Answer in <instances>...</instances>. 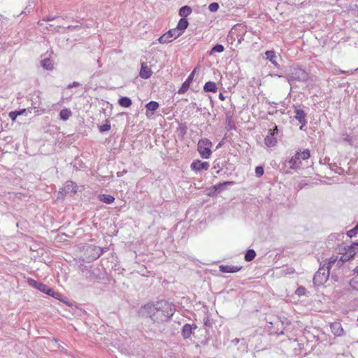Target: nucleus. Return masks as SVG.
<instances>
[{
    "instance_id": "c03bdc74",
    "label": "nucleus",
    "mask_w": 358,
    "mask_h": 358,
    "mask_svg": "<svg viewBox=\"0 0 358 358\" xmlns=\"http://www.w3.org/2000/svg\"><path fill=\"white\" fill-rule=\"evenodd\" d=\"M306 292V289L304 287L300 286L296 289L295 294L296 295H298L299 296H301L305 295Z\"/></svg>"
},
{
    "instance_id": "423d86ee",
    "label": "nucleus",
    "mask_w": 358,
    "mask_h": 358,
    "mask_svg": "<svg viewBox=\"0 0 358 358\" xmlns=\"http://www.w3.org/2000/svg\"><path fill=\"white\" fill-rule=\"evenodd\" d=\"M280 131L275 124L272 129L268 131V134L265 137L264 143L267 147H273L277 143V138L279 136Z\"/></svg>"
},
{
    "instance_id": "6ab92c4d",
    "label": "nucleus",
    "mask_w": 358,
    "mask_h": 358,
    "mask_svg": "<svg viewBox=\"0 0 358 358\" xmlns=\"http://www.w3.org/2000/svg\"><path fill=\"white\" fill-rule=\"evenodd\" d=\"M242 269V266H233V265H224L219 266V270L222 273H234L238 272Z\"/></svg>"
},
{
    "instance_id": "58836bf2",
    "label": "nucleus",
    "mask_w": 358,
    "mask_h": 358,
    "mask_svg": "<svg viewBox=\"0 0 358 358\" xmlns=\"http://www.w3.org/2000/svg\"><path fill=\"white\" fill-rule=\"evenodd\" d=\"M59 295L60 296H57V298H55L56 299L64 303L65 304H66L68 306H73V303L72 302H71L67 297L63 296L62 294H60L59 292Z\"/></svg>"
},
{
    "instance_id": "9d476101",
    "label": "nucleus",
    "mask_w": 358,
    "mask_h": 358,
    "mask_svg": "<svg viewBox=\"0 0 358 358\" xmlns=\"http://www.w3.org/2000/svg\"><path fill=\"white\" fill-rule=\"evenodd\" d=\"M268 328L270 329L269 334H277V335H282L284 334L283 331V322L278 319L274 322H269Z\"/></svg>"
},
{
    "instance_id": "ddd939ff",
    "label": "nucleus",
    "mask_w": 358,
    "mask_h": 358,
    "mask_svg": "<svg viewBox=\"0 0 358 358\" xmlns=\"http://www.w3.org/2000/svg\"><path fill=\"white\" fill-rule=\"evenodd\" d=\"M285 165L289 169L294 170L300 168L301 162L299 159V154L296 152L294 155L291 157V159L286 162Z\"/></svg>"
},
{
    "instance_id": "052dcab7",
    "label": "nucleus",
    "mask_w": 358,
    "mask_h": 358,
    "mask_svg": "<svg viewBox=\"0 0 358 358\" xmlns=\"http://www.w3.org/2000/svg\"><path fill=\"white\" fill-rule=\"evenodd\" d=\"M96 62H97V64H99V67H101V63H100L99 59H97V60H96Z\"/></svg>"
},
{
    "instance_id": "13d9d810",
    "label": "nucleus",
    "mask_w": 358,
    "mask_h": 358,
    "mask_svg": "<svg viewBox=\"0 0 358 358\" xmlns=\"http://www.w3.org/2000/svg\"><path fill=\"white\" fill-rule=\"evenodd\" d=\"M76 27H74V26H72V25H69L67 27V29H74Z\"/></svg>"
},
{
    "instance_id": "393cba45",
    "label": "nucleus",
    "mask_w": 358,
    "mask_h": 358,
    "mask_svg": "<svg viewBox=\"0 0 358 358\" xmlns=\"http://www.w3.org/2000/svg\"><path fill=\"white\" fill-rule=\"evenodd\" d=\"M217 90V85L215 82L208 81L203 86V91L206 92H216Z\"/></svg>"
},
{
    "instance_id": "f704fd0d",
    "label": "nucleus",
    "mask_w": 358,
    "mask_h": 358,
    "mask_svg": "<svg viewBox=\"0 0 358 358\" xmlns=\"http://www.w3.org/2000/svg\"><path fill=\"white\" fill-rule=\"evenodd\" d=\"M27 282L30 287L35 288L37 290H38V288L39 287V286L41 285V284L42 283V282L37 281L31 278H28L27 280Z\"/></svg>"
},
{
    "instance_id": "c85d7f7f",
    "label": "nucleus",
    "mask_w": 358,
    "mask_h": 358,
    "mask_svg": "<svg viewBox=\"0 0 358 358\" xmlns=\"http://www.w3.org/2000/svg\"><path fill=\"white\" fill-rule=\"evenodd\" d=\"M118 103L122 107L128 108L131 106L132 101L128 96H121L118 100Z\"/></svg>"
},
{
    "instance_id": "412c9836",
    "label": "nucleus",
    "mask_w": 358,
    "mask_h": 358,
    "mask_svg": "<svg viewBox=\"0 0 358 358\" xmlns=\"http://www.w3.org/2000/svg\"><path fill=\"white\" fill-rule=\"evenodd\" d=\"M188 26V20L185 17H181L178 22L177 27L175 29L178 30V31H179L181 34H182Z\"/></svg>"
},
{
    "instance_id": "09e8293b",
    "label": "nucleus",
    "mask_w": 358,
    "mask_h": 358,
    "mask_svg": "<svg viewBox=\"0 0 358 358\" xmlns=\"http://www.w3.org/2000/svg\"><path fill=\"white\" fill-rule=\"evenodd\" d=\"M51 342L55 345V346L58 348V349H64L63 347H62L59 343H58V340L55 338H52L51 339Z\"/></svg>"
},
{
    "instance_id": "1a4fd4ad",
    "label": "nucleus",
    "mask_w": 358,
    "mask_h": 358,
    "mask_svg": "<svg viewBox=\"0 0 358 358\" xmlns=\"http://www.w3.org/2000/svg\"><path fill=\"white\" fill-rule=\"evenodd\" d=\"M78 189V186L76 183L72 181H67L64 186L61 188L58 192L59 197L64 198L66 194L69 193H76Z\"/></svg>"
},
{
    "instance_id": "39448f33",
    "label": "nucleus",
    "mask_w": 358,
    "mask_h": 358,
    "mask_svg": "<svg viewBox=\"0 0 358 358\" xmlns=\"http://www.w3.org/2000/svg\"><path fill=\"white\" fill-rule=\"evenodd\" d=\"M83 273L85 274V276L89 280L98 279L101 280L104 278V273L99 266H90L89 267L85 266L83 269Z\"/></svg>"
},
{
    "instance_id": "dca6fc26",
    "label": "nucleus",
    "mask_w": 358,
    "mask_h": 358,
    "mask_svg": "<svg viewBox=\"0 0 358 358\" xmlns=\"http://www.w3.org/2000/svg\"><path fill=\"white\" fill-rule=\"evenodd\" d=\"M38 290L53 298H57V296H60L58 292H55L52 288L43 283L41 284L38 288Z\"/></svg>"
},
{
    "instance_id": "4c0bfd02",
    "label": "nucleus",
    "mask_w": 358,
    "mask_h": 358,
    "mask_svg": "<svg viewBox=\"0 0 358 358\" xmlns=\"http://www.w3.org/2000/svg\"><path fill=\"white\" fill-rule=\"evenodd\" d=\"M358 234V222L355 225V227L350 230L348 231L346 234L348 237L352 238Z\"/></svg>"
},
{
    "instance_id": "c756f323",
    "label": "nucleus",
    "mask_w": 358,
    "mask_h": 358,
    "mask_svg": "<svg viewBox=\"0 0 358 358\" xmlns=\"http://www.w3.org/2000/svg\"><path fill=\"white\" fill-rule=\"evenodd\" d=\"M41 64L45 70L51 71L53 69V64L50 59L45 58L41 61Z\"/></svg>"
},
{
    "instance_id": "c9c22d12",
    "label": "nucleus",
    "mask_w": 358,
    "mask_h": 358,
    "mask_svg": "<svg viewBox=\"0 0 358 358\" xmlns=\"http://www.w3.org/2000/svg\"><path fill=\"white\" fill-rule=\"evenodd\" d=\"M296 153L299 154V159L306 160L308 159L310 157V150L308 149H305L303 151H297Z\"/></svg>"
},
{
    "instance_id": "f03ea898",
    "label": "nucleus",
    "mask_w": 358,
    "mask_h": 358,
    "mask_svg": "<svg viewBox=\"0 0 358 358\" xmlns=\"http://www.w3.org/2000/svg\"><path fill=\"white\" fill-rule=\"evenodd\" d=\"M309 74L304 69L299 66H293L289 69L286 76L289 84L292 86L295 82L305 83L309 80Z\"/></svg>"
},
{
    "instance_id": "a878e982",
    "label": "nucleus",
    "mask_w": 358,
    "mask_h": 358,
    "mask_svg": "<svg viewBox=\"0 0 358 358\" xmlns=\"http://www.w3.org/2000/svg\"><path fill=\"white\" fill-rule=\"evenodd\" d=\"M265 55L266 57V59H268L273 65H275L277 67L280 66L276 61L277 57H276L275 51L266 50L265 52Z\"/></svg>"
},
{
    "instance_id": "e433bc0d",
    "label": "nucleus",
    "mask_w": 358,
    "mask_h": 358,
    "mask_svg": "<svg viewBox=\"0 0 358 358\" xmlns=\"http://www.w3.org/2000/svg\"><path fill=\"white\" fill-rule=\"evenodd\" d=\"M25 110L24 109H22L21 110H14V111H10L9 113V117L13 120V121H15L16 118L17 116L20 115H22L24 113Z\"/></svg>"
},
{
    "instance_id": "0eeeda50",
    "label": "nucleus",
    "mask_w": 358,
    "mask_h": 358,
    "mask_svg": "<svg viewBox=\"0 0 358 358\" xmlns=\"http://www.w3.org/2000/svg\"><path fill=\"white\" fill-rule=\"evenodd\" d=\"M235 182L234 181H224L223 182H220L208 188L207 194L211 197L217 196L220 192L226 189L227 186L232 185Z\"/></svg>"
},
{
    "instance_id": "5fc2aeb1",
    "label": "nucleus",
    "mask_w": 358,
    "mask_h": 358,
    "mask_svg": "<svg viewBox=\"0 0 358 358\" xmlns=\"http://www.w3.org/2000/svg\"><path fill=\"white\" fill-rule=\"evenodd\" d=\"M180 131L182 136H184L186 133V128H182V129L180 128Z\"/></svg>"
},
{
    "instance_id": "f257e3e1",
    "label": "nucleus",
    "mask_w": 358,
    "mask_h": 358,
    "mask_svg": "<svg viewBox=\"0 0 358 358\" xmlns=\"http://www.w3.org/2000/svg\"><path fill=\"white\" fill-rule=\"evenodd\" d=\"M176 311L175 306L166 300L149 302L141 306L138 310L139 317L149 318L153 323L169 322Z\"/></svg>"
},
{
    "instance_id": "7c9ffc66",
    "label": "nucleus",
    "mask_w": 358,
    "mask_h": 358,
    "mask_svg": "<svg viewBox=\"0 0 358 358\" xmlns=\"http://www.w3.org/2000/svg\"><path fill=\"white\" fill-rule=\"evenodd\" d=\"M72 115V112L69 108L62 109L59 112V117L61 120L66 121Z\"/></svg>"
},
{
    "instance_id": "0e129e2a",
    "label": "nucleus",
    "mask_w": 358,
    "mask_h": 358,
    "mask_svg": "<svg viewBox=\"0 0 358 358\" xmlns=\"http://www.w3.org/2000/svg\"><path fill=\"white\" fill-rule=\"evenodd\" d=\"M38 24H40V25H41V24H42L41 23V22H40V21H39V22H38Z\"/></svg>"
},
{
    "instance_id": "4be33fe9",
    "label": "nucleus",
    "mask_w": 358,
    "mask_h": 358,
    "mask_svg": "<svg viewBox=\"0 0 358 358\" xmlns=\"http://www.w3.org/2000/svg\"><path fill=\"white\" fill-rule=\"evenodd\" d=\"M104 249L100 247L93 246L91 248V260H95L103 255Z\"/></svg>"
},
{
    "instance_id": "473e14b6",
    "label": "nucleus",
    "mask_w": 358,
    "mask_h": 358,
    "mask_svg": "<svg viewBox=\"0 0 358 358\" xmlns=\"http://www.w3.org/2000/svg\"><path fill=\"white\" fill-rule=\"evenodd\" d=\"M111 128L110 122L106 119L102 125L99 126V130L101 133L108 131Z\"/></svg>"
},
{
    "instance_id": "cd10ccee",
    "label": "nucleus",
    "mask_w": 358,
    "mask_h": 358,
    "mask_svg": "<svg viewBox=\"0 0 358 358\" xmlns=\"http://www.w3.org/2000/svg\"><path fill=\"white\" fill-rule=\"evenodd\" d=\"M358 243L357 242L352 243L350 245H348V255L350 256L352 259H353L356 255V251L357 250Z\"/></svg>"
},
{
    "instance_id": "de8ad7c7",
    "label": "nucleus",
    "mask_w": 358,
    "mask_h": 358,
    "mask_svg": "<svg viewBox=\"0 0 358 358\" xmlns=\"http://www.w3.org/2000/svg\"><path fill=\"white\" fill-rule=\"evenodd\" d=\"M327 260H328L327 266H329V269H330L331 265L334 264L338 260V257L332 256L330 258L327 259Z\"/></svg>"
},
{
    "instance_id": "37998d69",
    "label": "nucleus",
    "mask_w": 358,
    "mask_h": 358,
    "mask_svg": "<svg viewBox=\"0 0 358 358\" xmlns=\"http://www.w3.org/2000/svg\"><path fill=\"white\" fill-rule=\"evenodd\" d=\"M350 259H352V258L350 257V256H348V255L344 256L343 255H342V256L340 257V259L338 262V266L340 267L343 262H348Z\"/></svg>"
},
{
    "instance_id": "aec40b11",
    "label": "nucleus",
    "mask_w": 358,
    "mask_h": 358,
    "mask_svg": "<svg viewBox=\"0 0 358 358\" xmlns=\"http://www.w3.org/2000/svg\"><path fill=\"white\" fill-rule=\"evenodd\" d=\"M330 329L331 332L336 336H341L344 334V330L342 325L338 322H334L330 324Z\"/></svg>"
},
{
    "instance_id": "2f4dec72",
    "label": "nucleus",
    "mask_w": 358,
    "mask_h": 358,
    "mask_svg": "<svg viewBox=\"0 0 358 358\" xmlns=\"http://www.w3.org/2000/svg\"><path fill=\"white\" fill-rule=\"evenodd\" d=\"M256 257V252L253 249L247 250L244 259L246 262L252 261Z\"/></svg>"
},
{
    "instance_id": "6e6d98bb",
    "label": "nucleus",
    "mask_w": 358,
    "mask_h": 358,
    "mask_svg": "<svg viewBox=\"0 0 358 358\" xmlns=\"http://www.w3.org/2000/svg\"><path fill=\"white\" fill-rule=\"evenodd\" d=\"M232 343L234 345H237L239 343V339L238 338H234V340H232Z\"/></svg>"
},
{
    "instance_id": "bb28decb",
    "label": "nucleus",
    "mask_w": 358,
    "mask_h": 358,
    "mask_svg": "<svg viewBox=\"0 0 358 358\" xmlns=\"http://www.w3.org/2000/svg\"><path fill=\"white\" fill-rule=\"evenodd\" d=\"M192 12V9L189 6H182L178 11V15L182 17H187L189 16Z\"/></svg>"
},
{
    "instance_id": "49530a36",
    "label": "nucleus",
    "mask_w": 358,
    "mask_h": 358,
    "mask_svg": "<svg viewBox=\"0 0 358 358\" xmlns=\"http://www.w3.org/2000/svg\"><path fill=\"white\" fill-rule=\"evenodd\" d=\"M348 245H341L338 248L339 254L343 255L344 256L348 255Z\"/></svg>"
},
{
    "instance_id": "ea45409f",
    "label": "nucleus",
    "mask_w": 358,
    "mask_h": 358,
    "mask_svg": "<svg viewBox=\"0 0 358 358\" xmlns=\"http://www.w3.org/2000/svg\"><path fill=\"white\" fill-rule=\"evenodd\" d=\"M219 8H220V5L217 2H213V3H210L208 6V10L213 13L217 11Z\"/></svg>"
},
{
    "instance_id": "2eb2a0df",
    "label": "nucleus",
    "mask_w": 358,
    "mask_h": 358,
    "mask_svg": "<svg viewBox=\"0 0 358 358\" xmlns=\"http://www.w3.org/2000/svg\"><path fill=\"white\" fill-rule=\"evenodd\" d=\"M294 113V118L301 124L300 129H303V126H305L307 123V120L306 119V113L303 109L296 107L295 108Z\"/></svg>"
},
{
    "instance_id": "72a5a7b5",
    "label": "nucleus",
    "mask_w": 358,
    "mask_h": 358,
    "mask_svg": "<svg viewBox=\"0 0 358 358\" xmlns=\"http://www.w3.org/2000/svg\"><path fill=\"white\" fill-rule=\"evenodd\" d=\"M224 50V47L222 44L217 43L210 50L209 55H212L215 52L221 53Z\"/></svg>"
},
{
    "instance_id": "4468645a",
    "label": "nucleus",
    "mask_w": 358,
    "mask_h": 358,
    "mask_svg": "<svg viewBox=\"0 0 358 358\" xmlns=\"http://www.w3.org/2000/svg\"><path fill=\"white\" fill-rule=\"evenodd\" d=\"M197 329V326L195 324H185L183 325L181 329V334L184 339L189 338L192 334H194V331Z\"/></svg>"
},
{
    "instance_id": "680f3d73",
    "label": "nucleus",
    "mask_w": 358,
    "mask_h": 358,
    "mask_svg": "<svg viewBox=\"0 0 358 358\" xmlns=\"http://www.w3.org/2000/svg\"><path fill=\"white\" fill-rule=\"evenodd\" d=\"M205 333L208 335H209L208 331L207 329H205Z\"/></svg>"
},
{
    "instance_id": "9b49d317",
    "label": "nucleus",
    "mask_w": 358,
    "mask_h": 358,
    "mask_svg": "<svg viewBox=\"0 0 358 358\" xmlns=\"http://www.w3.org/2000/svg\"><path fill=\"white\" fill-rule=\"evenodd\" d=\"M210 167V164L208 162H202L199 159L194 160L191 165L190 168L194 172H200L202 170L207 171Z\"/></svg>"
},
{
    "instance_id": "8fccbe9b",
    "label": "nucleus",
    "mask_w": 358,
    "mask_h": 358,
    "mask_svg": "<svg viewBox=\"0 0 358 358\" xmlns=\"http://www.w3.org/2000/svg\"><path fill=\"white\" fill-rule=\"evenodd\" d=\"M81 84L78 82H73L72 83L69 84L68 86H67V88L68 89H71V88H73V87H79L80 86Z\"/></svg>"
},
{
    "instance_id": "3c124183",
    "label": "nucleus",
    "mask_w": 358,
    "mask_h": 358,
    "mask_svg": "<svg viewBox=\"0 0 358 358\" xmlns=\"http://www.w3.org/2000/svg\"><path fill=\"white\" fill-rule=\"evenodd\" d=\"M57 18V17H56V16H47V17H43L42 21L48 22V21L54 20Z\"/></svg>"
},
{
    "instance_id": "a211bd4d",
    "label": "nucleus",
    "mask_w": 358,
    "mask_h": 358,
    "mask_svg": "<svg viewBox=\"0 0 358 358\" xmlns=\"http://www.w3.org/2000/svg\"><path fill=\"white\" fill-rule=\"evenodd\" d=\"M152 71L148 66L145 62H142L139 72V76L143 79H148L151 77Z\"/></svg>"
},
{
    "instance_id": "79ce46f5",
    "label": "nucleus",
    "mask_w": 358,
    "mask_h": 358,
    "mask_svg": "<svg viewBox=\"0 0 358 358\" xmlns=\"http://www.w3.org/2000/svg\"><path fill=\"white\" fill-rule=\"evenodd\" d=\"M264 173V166H257L255 168V174L257 177H261L263 176Z\"/></svg>"
},
{
    "instance_id": "6e6552de",
    "label": "nucleus",
    "mask_w": 358,
    "mask_h": 358,
    "mask_svg": "<svg viewBox=\"0 0 358 358\" xmlns=\"http://www.w3.org/2000/svg\"><path fill=\"white\" fill-rule=\"evenodd\" d=\"M182 34L175 28L169 29L167 32L161 36L158 41L160 43H168L178 38Z\"/></svg>"
},
{
    "instance_id": "603ef678",
    "label": "nucleus",
    "mask_w": 358,
    "mask_h": 358,
    "mask_svg": "<svg viewBox=\"0 0 358 358\" xmlns=\"http://www.w3.org/2000/svg\"><path fill=\"white\" fill-rule=\"evenodd\" d=\"M209 342V336H208L207 338H206L205 339L202 340L201 341V343L203 345H206Z\"/></svg>"
},
{
    "instance_id": "20e7f679",
    "label": "nucleus",
    "mask_w": 358,
    "mask_h": 358,
    "mask_svg": "<svg viewBox=\"0 0 358 358\" xmlns=\"http://www.w3.org/2000/svg\"><path fill=\"white\" fill-rule=\"evenodd\" d=\"M329 266H327L326 268H324V265L320 266L313 276V281L314 285L320 286L326 282L329 279Z\"/></svg>"
},
{
    "instance_id": "7ed1b4c3",
    "label": "nucleus",
    "mask_w": 358,
    "mask_h": 358,
    "mask_svg": "<svg viewBox=\"0 0 358 358\" xmlns=\"http://www.w3.org/2000/svg\"><path fill=\"white\" fill-rule=\"evenodd\" d=\"M213 144L208 138L200 139L197 144V151L203 159H209L212 155Z\"/></svg>"
},
{
    "instance_id": "a18cd8bd",
    "label": "nucleus",
    "mask_w": 358,
    "mask_h": 358,
    "mask_svg": "<svg viewBox=\"0 0 358 358\" xmlns=\"http://www.w3.org/2000/svg\"><path fill=\"white\" fill-rule=\"evenodd\" d=\"M227 129L228 130H232V129H235L236 128V126H235V124L234 122L231 120V117H227Z\"/></svg>"
},
{
    "instance_id": "f8f14e48",
    "label": "nucleus",
    "mask_w": 358,
    "mask_h": 358,
    "mask_svg": "<svg viewBox=\"0 0 358 358\" xmlns=\"http://www.w3.org/2000/svg\"><path fill=\"white\" fill-rule=\"evenodd\" d=\"M195 72H196V69H194L191 72V73L189 75L187 78L182 84V85L180 87V89L178 90V94H182L185 93L188 90L191 83H192V80H193Z\"/></svg>"
},
{
    "instance_id": "e2e57ef3",
    "label": "nucleus",
    "mask_w": 358,
    "mask_h": 358,
    "mask_svg": "<svg viewBox=\"0 0 358 358\" xmlns=\"http://www.w3.org/2000/svg\"><path fill=\"white\" fill-rule=\"evenodd\" d=\"M205 325L206 326L208 325V322H205Z\"/></svg>"
},
{
    "instance_id": "b1692460",
    "label": "nucleus",
    "mask_w": 358,
    "mask_h": 358,
    "mask_svg": "<svg viewBox=\"0 0 358 358\" xmlns=\"http://www.w3.org/2000/svg\"><path fill=\"white\" fill-rule=\"evenodd\" d=\"M98 199L101 202L110 204L114 202L115 197L110 194H101L98 195Z\"/></svg>"
},
{
    "instance_id": "5701e85b",
    "label": "nucleus",
    "mask_w": 358,
    "mask_h": 358,
    "mask_svg": "<svg viewBox=\"0 0 358 358\" xmlns=\"http://www.w3.org/2000/svg\"><path fill=\"white\" fill-rule=\"evenodd\" d=\"M224 163H226V161H223L221 158H217L214 160L213 169L216 170L215 173L217 174L222 173Z\"/></svg>"
},
{
    "instance_id": "4d7b16f0",
    "label": "nucleus",
    "mask_w": 358,
    "mask_h": 358,
    "mask_svg": "<svg viewBox=\"0 0 358 358\" xmlns=\"http://www.w3.org/2000/svg\"><path fill=\"white\" fill-rule=\"evenodd\" d=\"M354 273H357V275H358V266H356L354 270H353Z\"/></svg>"
},
{
    "instance_id": "338daca9",
    "label": "nucleus",
    "mask_w": 358,
    "mask_h": 358,
    "mask_svg": "<svg viewBox=\"0 0 358 358\" xmlns=\"http://www.w3.org/2000/svg\"><path fill=\"white\" fill-rule=\"evenodd\" d=\"M357 322H358V317H357Z\"/></svg>"
},
{
    "instance_id": "bf43d9fd",
    "label": "nucleus",
    "mask_w": 358,
    "mask_h": 358,
    "mask_svg": "<svg viewBox=\"0 0 358 358\" xmlns=\"http://www.w3.org/2000/svg\"><path fill=\"white\" fill-rule=\"evenodd\" d=\"M274 76H278V78H283V77H285V76H284L283 75H282V74H275Z\"/></svg>"
},
{
    "instance_id": "69168bd1",
    "label": "nucleus",
    "mask_w": 358,
    "mask_h": 358,
    "mask_svg": "<svg viewBox=\"0 0 358 358\" xmlns=\"http://www.w3.org/2000/svg\"><path fill=\"white\" fill-rule=\"evenodd\" d=\"M341 73H345V71H341Z\"/></svg>"
},
{
    "instance_id": "f3484780",
    "label": "nucleus",
    "mask_w": 358,
    "mask_h": 358,
    "mask_svg": "<svg viewBox=\"0 0 358 358\" xmlns=\"http://www.w3.org/2000/svg\"><path fill=\"white\" fill-rule=\"evenodd\" d=\"M159 104L155 101H150L147 103L145 106L146 108L145 115L148 117H150L154 114V112L159 108Z\"/></svg>"
},
{
    "instance_id": "864d4df0",
    "label": "nucleus",
    "mask_w": 358,
    "mask_h": 358,
    "mask_svg": "<svg viewBox=\"0 0 358 358\" xmlns=\"http://www.w3.org/2000/svg\"><path fill=\"white\" fill-rule=\"evenodd\" d=\"M219 99L222 101H224L225 99V96H224L223 93H222V92L220 93Z\"/></svg>"
},
{
    "instance_id": "a19ab883",
    "label": "nucleus",
    "mask_w": 358,
    "mask_h": 358,
    "mask_svg": "<svg viewBox=\"0 0 358 358\" xmlns=\"http://www.w3.org/2000/svg\"><path fill=\"white\" fill-rule=\"evenodd\" d=\"M349 285L352 289H357L358 277L352 278L349 282Z\"/></svg>"
}]
</instances>
